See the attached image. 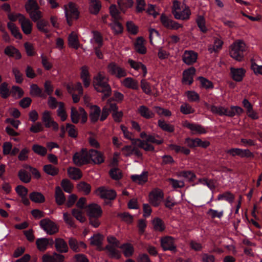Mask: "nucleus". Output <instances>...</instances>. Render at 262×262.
Masks as SVG:
<instances>
[{
	"label": "nucleus",
	"instance_id": "1",
	"mask_svg": "<svg viewBox=\"0 0 262 262\" xmlns=\"http://www.w3.org/2000/svg\"><path fill=\"white\" fill-rule=\"evenodd\" d=\"M93 84L96 91L103 94L102 97L103 100L111 95V88L108 83L107 78L104 74L100 72L98 73L94 77Z\"/></svg>",
	"mask_w": 262,
	"mask_h": 262
},
{
	"label": "nucleus",
	"instance_id": "2",
	"mask_svg": "<svg viewBox=\"0 0 262 262\" xmlns=\"http://www.w3.org/2000/svg\"><path fill=\"white\" fill-rule=\"evenodd\" d=\"M248 49V47L244 40H236L230 46V56L236 61H242L244 60L245 53Z\"/></svg>",
	"mask_w": 262,
	"mask_h": 262
},
{
	"label": "nucleus",
	"instance_id": "3",
	"mask_svg": "<svg viewBox=\"0 0 262 262\" xmlns=\"http://www.w3.org/2000/svg\"><path fill=\"white\" fill-rule=\"evenodd\" d=\"M138 141L137 146L143 149L146 151H152L155 150V147L150 143H155L160 145L163 143V140L160 139L158 135H148L146 140H136Z\"/></svg>",
	"mask_w": 262,
	"mask_h": 262
},
{
	"label": "nucleus",
	"instance_id": "4",
	"mask_svg": "<svg viewBox=\"0 0 262 262\" xmlns=\"http://www.w3.org/2000/svg\"><path fill=\"white\" fill-rule=\"evenodd\" d=\"M70 117L72 122L75 124L78 123L80 118L82 123H85L88 120V114L82 107H79L78 110L74 107H72Z\"/></svg>",
	"mask_w": 262,
	"mask_h": 262
},
{
	"label": "nucleus",
	"instance_id": "5",
	"mask_svg": "<svg viewBox=\"0 0 262 262\" xmlns=\"http://www.w3.org/2000/svg\"><path fill=\"white\" fill-rule=\"evenodd\" d=\"M64 8L67 23L71 26L72 21L78 18L79 12L76 5L72 2L64 5Z\"/></svg>",
	"mask_w": 262,
	"mask_h": 262
},
{
	"label": "nucleus",
	"instance_id": "6",
	"mask_svg": "<svg viewBox=\"0 0 262 262\" xmlns=\"http://www.w3.org/2000/svg\"><path fill=\"white\" fill-rule=\"evenodd\" d=\"M226 152L232 157L239 156L242 158L253 159L254 157L253 153L248 149L232 148L227 150Z\"/></svg>",
	"mask_w": 262,
	"mask_h": 262
},
{
	"label": "nucleus",
	"instance_id": "7",
	"mask_svg": "<svg viewBox=\"0 0 262 262\" xmlns=\"http://www.w3.org/2000/svg\"><path fill=\"white\" fill-rule=\"evenodd\" d=\"M73 161L77 166H81L89 163V151L86 149H82L79 152L74 155Z\"/></svg>",
	"mask_w": 262,
	"mask_h": 262
},
{
	"label": "nucleus",
	"instance_id": "8",
	"mask_svg": "<svg viewBox=\"0 0 262 262\" xmlns=\"http://www.w3.org/2000/svg\"><path fill=\"white\" fill-rule=\"evenodd\" d=\"M39 225L48 234L53 235L58 231V228L56 224L49 219L41 220Z\"/></svg>",
	"mask_w": 262,
	"mask_h": 262
},
{
	"label": "nucleus",
	"instance_id": "9",
	"mask_svg": "<svg viewBox=\"0 0 262 262\" xmlns=\"http://www.w3.org/2000/svg\"><path fill=\"white\" fill-rule=\"evenodd\" d=\"M107 72L118 78L125 77L126 75L125 70L115 62L110 63L107 67Z\"/></svg>",
	"mask_w": 262,
	"mask_h": 262
},
{
	"label": "nucleus",
	"instance_id": "10",
	"mask_svg": "<svg viewBox=\"0 0 262 262\" xmlns=\"http://www.w3.org/2000/svg\"><path fill=\"white\" fill-rule=\"evenodd\" d=\"M185 143L190 148H194L196 147H201L206 148L210 145V142L208 141H202L200 138L191 139L187 138L185 140Z\"/></svg>",
	"mask_w": 262,
	"mask_h": 262
},
{
	"label": "nucleus",
	"instance_id": "11",
	"mask_svg": "<svg viewBox=\"0 0 262 262\" xmlns=\"http://www.w3.org/2000/svg\"><path fill=\"white\" fill-rule=\"evenodd\" d=\"M163 196V193L160 189H155L149 194V202L154 206H158Z\"/></svg>",
	"mask_w": 262,
	"mask_h": 262
},
{
	"label": "nucleus",
	"instance_id": "12",
	"mask_svg": "<svg viewBox=\"0 0 262 262\" xmlns=\"http://www.w3.org/2000/svg\"><path fill=\"white\" fill-rule=\"evenodd\" d=\"M96 194L102 199L114 200L116 196V192L104 187H100L96 190Z\"/></svg>",
	"mask_w": 262,
	"mask_h": 262
},
{
	"label": "nucleus",
	"instance_id": "13",
	"mask_svg": "<svg viewBox=\"0 0 262 262\" xmlns=\"http://www.w3.org/2000/svg\"><path fill=\"white\" fill-rule=\"evenodd\" d=\"M160 20L163 26L168 29L178 30L182 27V25L172 20L164 14L161 15Z\"/></svg>",
	"mask_w": 262,
	"mask_h": 262
},
{
	"label": "nucleus",
	"instance_id": "14",
	"mask_svg": "<svg viewBox=\"0 0 262 262\" xmlns=\"http://www.w3.org/2000/svg\"><path fill=\"white\" fill-rule=\"evenodd\" d=\"M42 121L46 127H52L53 130H58V124L51 118V113L48 111H45L42 114Z\"/></svg>",
	"mask_w": 262,
	"mask_h": 262
},
{
	"label": "nucleus",
	"instance_id": "15",
	"mask_svg": "<svg viewBox=\"0 0 262 262\" xmlns=\"http://www.w3.org/2000/svg\"><path fill=\"white\" fill-rule=\"evenodd\" d=\"M161 245L163 250L175 251L176 246L174 244L175 239L171 236H165L161 238Z\"/></svg>",
	"mask_w": 262,
	"mask_h": 262
},
{
	"label": "nucleus",
	"instance_id": "16",
	"mask_svg": "<svg viewBox=\"0 0 262 262\" xmlns=\"http://www.w3.org/2000/svg\"><path fill=\"white\" fill-rule=\"evenodd\" d=\"M86 212L89 218L99 217L102 215V211L98 205L92 204L87 206Z\"/></svg>",
	"mask_w": 262,
	"mask_h": 262
},
{
	"label": "nucleus",
	"instance_id": "17",
	"mask_svg": "<svg viewBox=\"0 0 262 262\" xmlns=\"http://www.w3.org/2000/svg\"><path fill=\"white\" fill-rule=\"evenodd\" d=\"M198 54L191 50H186L182 55L183 61L187 65H191L196 61Z\"/></svg>",
	"mask_w": 262,
	"mask_h": 262
},
{
	"label": "nucleus",
	"instance_id": "18",
	"mask_svg": "<svg viewBox=\"0 0 262 262\" xmlns=\"http://www.w3.org/2000/svg\"><path fill=\"white\" fill-rule=\"evenodd\" d=\"M89 162L91 160L93 163L99 164L104 161L103 154L95 149H91L89 151Z\"/></svg>",
	"mask_w": 262,
	"mask_h": 262
},
{
	"label": "nucleus",
	"instance_id": "19",
	"mask_svg": "<svg viewBox=\"0 0 262 262\" xmlns=\"http://www.w3.org/2000/svg\"><path fill=\"white\" fill-rule=\"evenodd\" d=\"M244 112V110L238 106H231L230 107L223 106V116L232 117L235 115L239 116Z\"/></svg>",
	"mask_w": 262,
	"mask_h": 262
},
{
	"label": "nucleus",
	"instance_id": "20",
	"mask_svg": "<svg viewBox=\"0 0 262 262\" xmlns=\"http://www.w3.org/2000/svg\"><path fill=\"white\" fill-rule=\"evenodd\" d=\"M118 110V107L115 103H111L108 100L107 104L105 105L102 110L100 121L105 120L109 115L110 112L113 111V113Z\"/></svg>",
	"mask_w": 262,
	"mask_h": 262
},
{
	"label": "nucleus",
	"instance_id": "21",
	"mask_svg": "<svg viewBox=\"0 0 262 262\" xmlns=\"http://www.w3.org/2000/svg\"><path fill=\"white\" fill-rule=\"evenodd\" d=\"M196 70L194 67H190L183 71V81L185 84H191L193 81V76Z\"/></svg>",
	"mask_w": 262,
	"mask_h": 262
},
{
	"label": "nucleus",
	"instance_id": "22",
	"mask_svg": "<svg viewBox=\"0 0 262 262\" xmlns=\"http://www.w3.org/2000/svg\"><path fill=\"white\" fill-rule=\"evenodd\" d=\"M19 23L25 34L28 35L31 33L32 24L29 19L26 18L24 16H21L20 18L19 19Z\"/></svg>",
	"mask_w": 262,
	"mask_h": 262
},
{
	"label": "nucleus",
	"instance_id": "23",
	"mask_svg": "<svg viewBox=\"0 0 262 262\" xmlns=\"http://www.w3.org/2000/svg\"><path fill=\"white\" fill-rule=\"evenodd\" d=\"M53 244V240L52 238H39L36 241L37 249L42 252L46 250L50 244L52 245Z\"/></svg>",
	"mask_w": 262,
	"mask_h": 262
},
{
	"label": "nucleus",
	"instance_id": "24",
	"mask_svg": "<svg viewBox=\"0 0 262 262\" xmlns=\"http://www.w3.org/2000/svg\"><path fill=\"white\" fill-rule=\"evenodd\" d=\"M101 109L100 107L96 105H92L90 107L89 113L90 119L93 123H95L98 121L101 117Z\"/></svg>",
	"mask_w": 262,
	"mask_h": 262
},
{
	"label": "nucleus",
	"instance_id": "25",
	"mask_svg": "<svg viewBox=\"0 0 262 262\" xmlns=\"http://www.w3.org/2000/svg\"><path fill=\"white\" fill-rule=\"evenodd\" d=\"M190 15L191 11L189 7L185 6L184 8L182 7V10L176 12L174 16L177 19L188 20Z\"/></svg>",
	"mask_w": 262,
	"mask_h": 262
},
{
	"label": "nucleus",
	"instance_id": "26",
	"mask_svg": "<svg viewBox=\"0 0 262 262\" xmlns=\"http://www.w3.org/2000/svg\"><path fill=\"white\" fill-rule=\"evenodd\" d=\"M4 53L9 57L14 58L15 59H19L21 57L19 51L12 46L6 47L4 50Z\"/></svg>",
	"mask_w": 262,
	"mask_h": 262
},
{
	"label": "nucleus",
	"instance_id": "27",
	"mask_svg": "<svg viewBox=\"0 0 262 262\" xmlns=\"http://www.w3.org/2000/svg\"><path fill=\"white\" fill-rule=\"evenodd\" d=\"M232 77L235 81H241L245 74L246 71L243 68L230 69Z\"/></svg>",
	"mask_w": 262,
	"mask_h": 262
},
{
	"label": "nucleus",
	"instance_id": "28",
	"mask_svg": "<svg viewBox=\"0 0 262 262\" xmlns=\"http://www.w3.org/2000/svg\"><path fill=\"white\" fill-rule=\"evenodd\" d=\"M68 45L69 47L75 49H77L80 47L77 34L75 32H72L68 37Z\"/></svg>",
	"mask_w": 262,
	"mask_h": 262
},
{
	"label": "nucleus",
	"instance_id": "29",
	"mask_svg": "<svg viewBox=\"0 0 262 262\" xmlns=\"http://www.w3.org/2000/svg\"><path fill=\"white\" fill-rule=\"evenodd\" d=\"M119 247H115L112 246H106L105 249L106 250L107 255L111 258L119 259L121 257V253L117 249Z\"/></svg>",
	"mask_w": 262,
	"mask_h": 262
},
{
	"label": "nucleus",
	"instance_id": "30",
	"mask_svg": "<svg viewBox=\"0 0 262 262\" xmlns=\"http://www.w3.org/2000/svg\"><path fill=\"white\" fill-rule=\"evenodd\" d=\"M80 77L82 80L84 86L85 88L88 87L90 84V74L88 68L86 66H83L81 68Z\"/></svg>",
	"mask_w": 262,
	"mask_h": 262
},
{
	"label": "nucleus",
	"instance_id": "31",
	"mask_svg": "<svg viewBox=\"0 0 262 262\" xmlns=\"http://www.w3.org/2000/svg\"><path fill=\"white\" fill-rule=\"evenodd\" d=\"M138 111L141 116L146 119L152 118L155 116V113L145 105L139 106Z\"/></svg>",
	"mask_w": 262,
	"mask_h": 262
},
{
	"label": "nucleus",
	"instance_id": "32",
	"mask_svg": "<svg viewBox=\"0 0 262 262\" xmlns=\"http://www.w3.org/2000/svg\"><path fill=\"white\" fill-rule=\"evenodd\" d=\"M119 248L122 250L124 255L126 257L132 256L134 253V247L130 243H124L120 246Z\"/></svg>",
	"mask_w": 262,
	"mask_h": 262
},
{
	"label": "nucleus",
	"instance_id": "33",
	"mask_svg": "<svg viewBox=\"0 0 262 262\" xmlns=\"http://www.w3.org/2000/svg\"><path fill=\"white\" fill-rule=\"evenodd\" d=\"M185 126L190 129L193 134H205L207 131L202 126L190 123H185Z\"/></svg>",
	"mask_w": 262,
	"mask_h": 262
},
{
	"label": "nucleus",
	"instance_id": "34",
	"mask_svg": "<svg viewBox=\"0 0 262 262\" xmlns=\"http://www.w3.org/2000/svg\"><path fill=\"white\" fill-rule=\"evenodd\" d=\"M55 247L57 251L63 253L68 251V247L67 243L60 238H56L55 241Z\"/></svg>",
	"mask_w": 262,
	"mask_h": 262
},
{
	"label": "nucleus",
	"instance_id": "35",
	"mask_svg": "<svg viewBox=\"0 0 262 262\" xmlns=\"http://www.w3.org/2000/svg\"><path fill=\"white\" fill-rule=\"evenodd\" d=\"M103 236L100 234H96L94 235L90 239V244L92 246H96L99 248V250H101V245L103 241Z\"/></svg>",
	"mask_w": 262,
	"mask_h": 262
},
{
	"label": "nucleus",
	"instance_id": "36",
	"mask_svg": "<svg viewBox=\"0 0 262 262\" xmlns=\"http://www.w3.org/2000/svg\"><path fill=\"white\" fill-rule=\"evenodd\" d=\"M89 1L90 12L93 14H98L101 8V4L100 0H89Z\"/></svg>",
	"mask_w": 262,
	"mask_h": 262
},
{
	"label": "nucleus",
	"instance_id": "37",
	"mask_svg": "<svg viewBox=\"0 0 262 262\" xmlns=\"http://www.w3.org/2000/svg\"><path fill=\"white\" fill-rule=\"evenodd\" d=\"M176 176L179 178H184L190 182H192L196 178V175L190 170H183L176 173Z\"/></svg>",
	"mask_w": 262,
	"mask_h": 262
},
{
	"label": "nucleus",
	"instance_id": "38",
	"mask_svg": "<svg viewBox=\"0 0 262 262\" xmlns=\"http://www.w3.org/2000/svg\"><path fill=\"white\" fill-rule=\"evenodd\" d=\"M121 83L123 86L127 88L137 90L139 88L138 81L130 77L125 78Z\"/></svg>",
	"mask_w": 262,
	"mask_h": 262
},
{
	"label": "nucleus",
	"instance_id": "39",
	"mask_svg": "<svg viewBox=\"0 0 262 262\" xmlns=\"http://www.w3.org/2000/svg\"><path fill=\"white\" fill-rule=\"evenodd\" d=\"M67 89L70 94L74 93V92L77 91L80 95H82L83 94L82 86L79 82H77L74 85L72 83L68 84L67 85Z\"/></svg>",
	"mask_w": 262,
	"mask_h": 262
},
{
	"label": "nucleus",
	"instance_id": "40",
	"mask_svg": "<svg viewBox=\"0 0 262 262\" xmlns=\"http://www.w3.org/2000/svg\"><path fill=\"white\" fill-rule=\"evenodd\" d=\"M144 40L140 37H138L135 42V49L140 54H144L146 52V49L144 46Z\"/></svg>",
	"mask_w": 262,
	"mask_h": 262
},
{
	"label": "nucleus",
	"instance_id": "41",
	"mask_svg": "<svg viewBox=\"0 0 262 262\" xmlns=\"http://www.w3.org/2000/svg\"><path fill=\"white\" fill-rule=\"evenodd\" d=\"M128 63L130 67L136 70H139L140 69H141L143 73V77H145L147 71L144 64H142L141 62H136L132 59L128 60Z\"/></svg>",
	"mask_w": 262,
	"mask_h": 262
},
{
	"label": "nucleus",
	"instance_id": "42",
	"mask_svg": "<svg viewBox=\"0 0 262 262\" xmlns=\"http://www.w3.org/2000/svg\"><path fill=\"white\" fill-rule=\"evenodd\" d=\"M7 27L11 31V34L16 39H20L22 38V35L20 32L18 28L12 22H9L7 23Z\"/></svg>",
	"mask_w": 262,
	"mask_h": 262
},
{
	"label": "nucleus",
	"instance_id": "43",
	"mask_svg": "<svg viewBox=\"0 0 262 262\" xmlns=\"http://www.w3.org/2000/svg\"><path fill=\"white\" fill-rule=\"evenodd\" d=\"M55 197L56 202L58 205H60L63 204L66 201L64 195L61 189L59 186L56 187Z\"/></svg>",
	"mask_w": 262,
	"mask_h": 262
},
{
	"label": "nucleus",
	"instance_id": "44",
	"mask_svg": "<svg viewBox=\"0 0 262 262\" xmlns=\"http://www.w3.org/2000/svg\"><path fill=\"white\" fill-rule=\"evenodd\" d=\"M223 42L219 38H215L213 45H210L208 46V51L210 53L216 52L220 50L223 46Z\"/></svg>",
	"mask_w": 262,
	"mask_h": 262
},
{
	"label": "nucleus",
	"instance_id": "45",
	"mask_svg": "<svg viewBox=\"0 0 262 262\" xmlns=\"http://www.w3.org/2000/svg\"><path fill=\"white\" fill-rule=\"evenodd\" d=\"M158 126L163 130L169 133H172L174 130V127L173 125L166 123L163 120H159L158 121Z\"/></svg>",
	"mask_w": 262,
	"mask_h": 262
},
{
	"label": "nucleus",
	"instance_id": "46",
	"mask_svg": "<svg viewBox=\"0 0 262 262\" xmlns=\"http://www.w3.org/2000/svg\"><path fill=\"white\" fill-rule=\"evenodd\" d=\"M30 200L36 203H41L45 202V198L43 195L38 192H33L29 195Z\"/></svg>",
	"mask_w": 262,
	"mask_h": 262
},
{
	"label": "nucleus",
	"instance_id": "47",
	"mask_svg": "<svg viewBox=\"0 0 262 262\" xmlns=\"http://www.w3.org/2000/svg\"><path fill=\"white\" fill-rule=\"evenodd\" d=\"M117 3L121 11L125 13L126 9L133 6L134 1L133 0H118Z\"/></svg>",
	"mask_w": 262,
	"mask_h": 262
},
{
	"label": "nucleus",
	"instance_id": "48",
	"mask_svg": "<svg viewBox=\"0 0 262 262\" xmlns=\"http://www.w3.org/2000/svg\"><path fill=\"white\" fill-rule=\"evenodd\" d=\"M69 176L72 179L78 180L81 178L82 174L80 170L77 168L70 167L68 169Z\"/></svg>",
	"mask_w": 262,
	"mask_h": 262
},
{
	"label": "nucleus",
	"instance_id": "49",
	"mask_svg": "<svg viewBox=\"0 0 262 262\" xmlns=\"http://www.w3.org/2000/svg\"><path fill=\"white\" fill-rule=\"evenodd\" d=\"M152 224L155 230L162 232L164 230L165 227L163 222L160 218H156L152 221Z\"/></svg>",
	"mask_w": 262,
	"mask_h": 262
},
{
	"label": "nucleus",
	"instance_id": "50",
	"mask_svg": "<svg viewBox=\"0 0 262 262\" xmlns=\"http://www.w3.org/2000/svg\"><path fill=\"white\" fill-rule=\"evenodd\" d=\"M120 127L123 133L124 137L131 140L133 144L136 145L137 146V144H138V143L136 140H139V139L134 138L133 134L129 132L125 126L121 125Z\"/></svg>",
	"mask_w": 262,
	"mask_h": 262
},
{
	"label": "nucleus",
	"instance_id": "51",
	"mask_svg": "<svg viewBox=\"0 0 262 262\" xmlns=\"http://www.w3.org/2000/svg\"><path fill=\"white\" fill-rule=\"evenodd\" d=\"M72 214L78 221L81 223H84L86 218L81 209L74 208L72 210Z\"/></svg>",
	"mask_w": 262,
	"mask_h": 262
},
{
	"label": "nucleus",
	"instance_id": "52",
	"mask_svg": "<svg viewBox=\"0 0 262 262\" xmlns=\"http://www.w3.org/2000/svg\"><path fill=\"white\" fill-rule=\"evenodd\" d=\"M30 95L34 97H43L42 90L36 84H32L30 85Z\"/></svg>",
	"mask_w": 262,
	"mask_h": 262
},
{
	"label": "nucleus",
	"instance_id": "53",
	"mask_svg": "<svg viewBox=\"0 0 262 262\" xmlns=\"http://www.w3.org/2000/svg\"><path fill=\"white\" fill-rule=\"evenodd\" d=\"M131 179L134 182L142 184L147 181V175L145 172L140 175H132Z\"/></svg>",
	"mask_w": 262,
	"mask_h": 262
},
{
	"label": "nucleus",
	"instance_id": "54",
	"mask_svg": "<svg viewBox=\"0 0 262 262\" xmlns=\"http://www.w3.org/2000/svg\"><path fill=\"white\" fill-rule=\"evenodd\" d=\"M49 26L48 21L44 19H40L37 22L36 26L37 29L40 32L47 33L49 32L48 26Z\"/></svg>",
	"mask_w": 262,
	"mask_h": 262
},
{
	"label": "nucleus",
	"instance_id": "55",
	"mask_svg": "<svg viewBox=\"0 0 262 262\" xmlns=\"http://www.w3.org/2000/svg\"><path fill=\"white\" fill-rule=\"evenodd\" d=\"M234 195L229 191H227L222 194H220L217 196V200L219 201L224 199L230 203H232L234 200Z\"/></svg>",
	"mask_w": 262,
	"mask_h": 262
},
{
	"label": "nucleus",
	"instance_id": "56",
	"mask_svg": "<svg viewBox=\"0 0 262 262\" xmlns=\"http://www.w3.org/2000/svg\"><path fill=\"white\" fill-rule=\"evenodd\" d=\"M32 149L35 154L41 156H45L47 153L46 147L37 144L33 145Z\"/></svg>",
	"mask_w": 262,
	"mask_h": 262
},
{
	"label": "nucleus",
	"instance_id": "57",
	"mask_svg": "<svg viewBox=\"0 0 262 262\" xmlns=\"http://www.w3.org/2000/svg\"><path fill=\"white\" fill-rule=\"evenodd\" d=\"M196 23L201 31L203 33L207 32L208 29L205 25V19L203 16H198L196 19Z\"/></svg>",
	"mask_w": 262,
	"mask_h": 262
},
{
	"label": "nucleus",
	"instance_id": "58",
	"mask_svg": "<svg viewBox=\"0 0 262 262\" xmlns=\"http://www.w3.org/2000/svg\"><path fill=\"white\" fill-rule=\"evenodd\" d=\"M58 108L57 110V115L60 118L62 121H65L67 118V114L64 109V104L63 102H59L58 103Z\"/></svg>",
	"mask_w": 262,
	"mask_h": 262
},
{
	"label": "nucleus",
	"instance_id": "59",
	"mask_svg": "<svg viewBox=\"0 0 262 262\" xmlns=\"http://www.w3.org/2000/svg\"><path fill=\"white\" fill-rule=\"evenodd\" d=\"M66 129L68 133V135L69 137L76 138L78 136V132L76 127L70 123H67L66 124Z\"/></svg>",
	"mask_w": 262,
	"mask_h": 262
},
{
	"label": "nucleus",
	"instance_id": "60",
	"mask_svg": "<svg viewBox=\"0 0 262 262\" xmlns=\"http://www.w3.org/2000/svg\"><path fill=\"white\" fill-rule=\"evenodd\" d=\"M169 147L171 149L174 150L176 152H181L186 155L190 154V150L185 147L180 146L175 144H170Z\"/></svg>",
	"mask_w": 262,
	"mask_h": 262
},
{
	"label": "nucleus",
	"instance_id": "61",
	"mask_svg": "<svg viewBox=\"0 0 262 262\" xmlns=\"http://www.w3.org/2000/svg\"><path fill=\"white\" fill-rule=\"evenodd\" d=\"M18 176L21 181L24 183H29L31 180L30 174L24 169H20L18 173Z\"/></svg>",
	"mask_w": 262,
	"mask_h": 262
},
{
	"label": "nucleus",
	"instance_id": "62",
	"mask_svg": "<svg viewBox=\"0 0 262 262\" xmlns=\"http://www.w3.org/2000/svg\"><path fill=\"white\" fill-rule=\"evenodd\" d=\"M25 8L28 13L30 11L39 9V6L35 0H28L25 5Z\"/></svg>",
	"mask_w": 262,
	"mask_h": 262
},
{
	"label": "nucleus",
	"instance_id": "63",
	"mask_svg": "<svg viewBox=\"0 0 262 262\" xmlns=\"http://www.w3.org/2000/svg\"><path fill=\"white\" fill-rule=\"evenodd\" d=\"M43 170L48 174L53 176L57 175L59 171L57 168L50 164L45 165Z\"/></svg>",
	"mask_w": 262,
	"mask_h": 262
},
{
	"label": "nucleus",
	"instance_id": "64",
	"mask_svg": "<svg viewBox=\"0 0 262 262\" xmlns=\"http://www.w3.org/2000/svg\"><path fill=\"white\" fill-rule=\"evenodd\" d=\"M110 13L111 16L116 20H119L121 19L120 12L117 8L115 5H112L110 7Z\"/></svg>",
	"mask_w": 262,
	"mask_h": 262
}]
</instances>
